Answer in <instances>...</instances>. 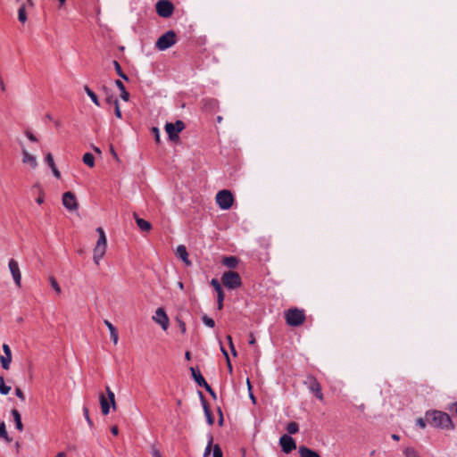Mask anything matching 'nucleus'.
Listing matches in <instances>:
<instances>
[{
	"instance_id": "4d7b16f0",
	"label": "nucleus",
	"mask_w": 457,
	"mask_h": 457,
	"mask_svg": "<svg viewBox=\"0 0 457 457\" xmlns=\"http://www.w3.org/2000/svg\"><path fill=\"white\" fill-rule=\"evenodd\" d=\"M392 439L395 440V441H399L400 440V436L396 435V434H393L391 436Z\"/></svg>"
},
{
	"instance_id": "5fc2aeb1",
	"label": "nucleus",
	"mask_w": 457,
	"mask_h": 457,
	"mask_svg": "<svg viewBox=\"0 0 457 457\" xmlns=\"http://www.w3.org/2000/svg\"><path fill=\"white\" fill-rule=\"evenodd\" d=\"M111 432H112V434L113 436H118V434H119V428H118V427H117V426H112V427L111 428Z\"/></svg>"
},
{
	"instance_id": "6e6552de",
	"label": "nucleus",
	"mask_w": 457,
	"mask_h": 457,
	"mask_svg": "<svg viewBox=\"0 0 457 457\" xmlns=\"http://www.w3.org/2000/svg\"><path fill=\"white\" fill-rule=\"evenodd\" d=\"M279 445L281 446L282 452L285 453L286 454L290 453L293 450L296 448V443L295 439L287 434H285L280 436Z\"/></svg>"
},
{
	"instance_id": "864d4df0",
	"label": "nucleus",
	"mask_w": 457,
	"mask_h": 457,
	"mask_svg": "<svg viewBox=\"0 0 457 457\" xmlns=\"http://www.w3.org/2000/svg\"><path fill=\"white\" fill-rule=\"evenodd\" d=\"M108 400H115V395L107 387Z\"/></svg>"
},
{
	"instance_id": "09e8293b",
	"label": "nucleus",
	"mask_w": 457,
	"mask_h": 457,
	"mask_svg": "<svg viewBox=\"0 0 457 457\" xmlns=\"http://www.w3.org/2000/svg\"><path fill=\"white\" fill-rule=\"evenodd\" d=\"M52 171H53V174L55 178L57 179H60L61 178V173L60 171L58 170V169L56 168V166H54L51 168Z\"/></svg>"
},
{
	"instance_id": "2eb2a0df",
	"label": "nucleus",
	"mask_w": 457,
	"mask_h": 457,
	"mask_svg": "<svg viewBox=\"0 0 457 457\" xmlns=\"http://www.w3.org/2000/svg\"><path fill=\"white\" fill-rule=\"evenodd\" d=\"M22 162L29 164L32 169L37 167V158L30 154L26 149L22 150Z\"/></svg>"
},
{
	"instance_id": "f03ea898",
	"label": "nucleus",
	"mask_w": 457,
	"mask_h": 457,
	"mask_svg": "<svg viewBox=\"0 0 457 457\" xmlns=\"http://www.w3.org/2000/svg\"><path fill=\"white\" fill-rule=\"evenodd\" d=\"M96 231L99 234V237L93 250V260L96 265H99L100 261L103 259L106 252L107 239L104 230L102 228H97Z\"/></svg>"
},
{
	"instance_id": "473e14b6",
	"label": "nucleus",
	"mask_w": 457,
	"mask_h": 457,
	"mask_svg": "<svg viewBox=\"0 0 457 457\" xmlns=\"http://www.w3.org/2000/svg\"><path fill=\"white\" fill-rule=\"evenodd\" d=\"M212 442H213V437L212 435H209V441H208V444L205 447V450H204V457H207L208 455H210L212 450Z\"/></svg>"
},
{
	"instance_id": "3c124183",
	"label": "nucleus",
	"mask_w": 457,
	"mask_h": 457,
	"mask_svg": "<svg viewBox=\"0 0 457 457\" xmlns=\"http://www.w3.org/2000/svg\"><path fill=\"white\" fill-rule=\"evenodd\" d=\"M220 351L221 353H223L225 359H226V361H228L229 359V356H228V353L227 352V350L223 347V345L220 344Z\"/></svg>"
},
{
	"instance_id": "a19ab883",
	"label": "nucleus",
	"mask_w": 457,
	"mask_h": 457,
	"mask_svg": "<svg viewBox=\"0 0 457 457\" xmlns=\"http://www.w3.org/2000/svg\"><path fill=\"white\" fill-rule=\"evenodd\" d=\"M211 285L213 287V288L215 289L216 293L222 290L220 282L216 278H212V279Z\"/></svg>"
},
{
	"instance_id": "412c9836",
	"label": "nucleus",
	"mask_w": 457,
	"mask_h": 457,
	"mask_svg": "<svg viewBox=\"0 0 457 457\" xmlns=\"http://www.w3.org/2000/svg\"><path fill=\"white\" fill-rule=\"evenodd\" d=\"M104 324L110 331L111 339L112 340L113 344L117 345L119 341V335L116 328L107 320H104Z\"/></svg>"
},
{
	"instance_id": "052dcab7",
	"label": "nucleus",
	"mask_w": 457,
	"mask_h": 457,
	"mask_svg": "<svg viewBox=\"0 0 457 457\" xmlns=\"http://www.w3.org/2000/svg\"><path fill=\"white\" fill-rule=\"evenodd\" d=\"M185 357H186V359H187V360H188V361H189V360L191 359V353H190V352H188V351H187V352H186V353H185Z\"/></svg>"
},
{
	"instance_id": "423d86ee",
	"label": "nucleus",
	"mask_w": 457,
	"mask_h": 457,
	"mask_svg": "<svg viewBox=\"0 0 457 457\" xmlns=\"http://www.w3.org/2000/svg\"><path fill=\"white\" fill-rule=\"evenodd\" d=\"M216 203L221 210H228L234 203L233 195L229 190H220L216 195Z\"/></svg>"
},
{
	"instance_id": "7ed1b4c3",
	"label": "nucleus",
	"mask_w": 457,
	"mask_h": 457,
	"mask_svg": "<svg viewBox=\"0 0 457 457\" xmlns=\"http://www.w3.org/2000/svg\"><path fill=\"white\" fill-rule=\"evenodd\" d=\"M221 283L228 289L234 290L241 287L242 279L237 272L229 270L222 274Z\"/></svg>"
},
{
	"instance_id": "c85d7f7f",
	"label": "nucleus",
	"mask_w": 457,
	"mask_h": 457,
	"mask_svg": "<svg viewBox=\"0 0 457 457\" xmlns=\"http://www.w3.org/2000/svg\"><path fill=\"white\" fill-rule=\"evenodd\" d=\"M0 437L10 443L12 439L9 437L4 422L0 423Z\"/></svg>"
},
{
	"instance_id": "0e129e2a",
	"label": "nucleus",
	"mask_w": 457,
	"mask_h": 457,
	"mask_svg": "<svg viewBox=\"0 0 457 457\" xmlns=\"http://www.w3.org/2000/svg\"><path fill=\"white\" fill-rule=\"evenodd\" d=\"M358 409L361 411H363L364 409H365V405L363 403H361V405L358 406Z\"/></svg>"
},
{
	"instance_id": "a211bd4d",
	"label": "nucleus",
	"mask_w": 457,
	"mask_h": 457,
	"mask_svg": "<svg viewBox=\"0 0 457 457\" xmlns=\"http://www.w3.org/2000/svg\"><path fill=\"white\" fill-rule=\"evenodd\" d=\"M299 454L300 457H320L318 452L305 446L301 445L299 446Z\"/></svg>"
},
{
	"instance_id": "393cba45",
	"label": "nucleus",
	"mask_w": 457,
	"mask_h": 457,
	"mask_svg": "<svg viewBox=\"0 0 457 457\" xmlns=\"http://www.w3.org/2000/svg\"><path fill=\"white\" fill-rule=\"evenodd\" d=\"M115 85L117 86V87L120 89V98L124 101H129V92L126 90L125 88V86L124 84L122 83V81L117 79L115 81Z\"/></svg>"
},
{
	"instance_id": "a18cd8bd",
	"label": "nucleus",
	"mask_w": 457,
	"mask_h": 457,
	"mask_svg": "<svg viewBox=\"0 0 457 457\" xmlns=\"http://www.w3.org/2000/svg\"><path fill=\"white\" fill-rule=\"evenodd\" d=\"M151 454L153 457H162L161 452L154 445L151 448Z\"/></svg>"
},
{
	"instance_id": "9d476101",
	"label": "nucleus",
	"mask_w": 457,
	"mask_h": 457,
	"mask_svg": "<svg viewBox=\"0 0 457 457\" xmlns=\"http://www.w3.org/2000/svg\"><path fill=\"white\" fill-rule=\"evenodd\" d=\"M154 322L159 324L163 330H167L170 325V320L163 308L160 307L155 311L153 316Z\"/></svg>"
},
{
	"instance_id": "de8ad7c7",
	"label": "nucleus",
	"mask_w": 457,
	"mask_h": 457,
	"mask_svg": "<svg viewBox=\"0 0 457 457\" xmlns=\"http://www.w3.org/2000/svg\"><path fill=\"white\" fill-rule=\"evenodd\" d=\"M152 132L153 134L154 135V137H155V141L157 143L160 142V134H159V129L157 128H153L152 129Z\"/></svg>"
},
{
	"instance_id": "79ce46f5",
	"label": "nucleus",
	"mask_w": 457,
	"mask_h": 457,
	"mask_svg": "<svg viewBox=\"0 0 457 457\" xmlns=\"http://www.w3.org/2000/svg\"><path fill=\"white\" fill-rule=\"evenodd\" d=\"M227 340L228 342V345H229V348L231 350V353L234 356H237V351L235 349V346H234V344H233V341H232V337L231 336L228 335L227 336Z\"/></svg>"
},
{
	"instance_id": "dca6fc26",
	"label": "nucleus",
	"mask_w": 457,
	"mask_h": 457,
	"mask_svg": "<svg viewBox=\"0 0 457 457\" xmlns=\"http://www.w3.org/2000/svg\"><path fill=\"white\" fill-rule=\"evenodd\" d=\"M176 254L185 262L186 265H191V262L188 260V253L185 245H179L176 250Z\"/></svg>"
},
{
	"instance_id": "cd10ccee",
	"label": "nucleus",
	"mask_w": 457,
	"mask_h": 457,
	"mask_svg": "<svg viewBox=\"0 0 457 457\" xmlns=\"http://www.w3.org/2000/svg\"><path fill=\"white\" fill-rule=\"evenodd\" d=\"M83 162L89 166V167H94L95 165V157L92 154L90 153H86L84 155H83Z\"/></svg>"
},
{
	"instance_id": "c03bdc74",
	"label": "nucleus",
	"mask_w": 457,
	"mask_h": 457,
	"mask_svg": "<svg viewBox=\"0 0 457 457\" xmlns=\"http://www.w3.org/2000/svg\"><path fill=\"white\" fill-rule=\"evenodd\" d=\"M83 412H84V416H85V418H86V420H87V421L88 425H89L90 427H92V426H93V422H92V420H91V419H90V417H89L88 408H87V406H84V407H83Z\"/></svg>"
},
{
	"instance_id": "bf43d9fd",
	"label": "nucleus",
	"mask_w": 457,
	"mask_h": 457,
	"mask_svg": "<svg viewBox=\"0 0 457 457\" xmlns=\"http://www.w3.org/2000/svg\"><path fill=\"white\" fill-rule=\"evenodd\" d=\"M36 201L37 204H41L44 202V197L38 196Z\"/></svg>"
},
{
	"instance_id": "b1692460",
	"label": "nucleus",
	"mask_w": 457,
	"mask_h": 457,
	"mask_svg": "<svg viewBox=\"0 0 457 457\" xmlns=\"http://www.w3.org/2000/svg\"><path fill=\"white\" fill-rule=\"evenodd\" d=\"M102 413L104 415H107L110 411V408L112 407L114 411L117 409V402H100Z\"/></svg>"
},
{
	"instance_id": "4468645a",
	"label": "nucleus",
	"mask_w": 457,
	"mask_h": 457,
	"mask_svg": "<svg viewBox=\"0 0 457 457\" xmlns=\"http://www.w3.org/2000/svg\"><path fill=\"white\" fill-rule=\"evenodd\" d=\"M305 383L308 385V388L313 393L314 396L322 400L323 395L320 383L313 378H309Z\"/></svg>"
},
{
	"instance_id": "e2e57ef3",
	"label": "nucleus",
	"mask_w": 457,
	"mask_h": 457,
	"mask_svg": "<svg viewBox=\"0 0 457 457\" xmlns=\"http://www.w3.org/2000/svg\"><path fill=\"white\" fill-rule=\"evenodd\" d=\"M55 457H66V453L64 452H60Z\"/></svg>"
},
{
	"instance_id": "49530a36",
	"label": "nucleus",
	"mask_w": 457,
	"mask_h": 457,
	"mask_svg": "<svg viewBox=\"0 0 457 457\" xmlns=\"http://www.w3.org/2000/svg\"><path fill=\"white\" fill-rule=\"evenodd\" d=\"M217 412L219 414V425L222 426L224 419H223V413H222L220 406L217 407Z\"/></svg>"
},
{
	"instance_id": "4be33fe9",
	"label": "nucleus",
	"mask_w": 457,
	"mask_h": 457,
	"mask_svg": "<svg viewBox=\"0 0 457 457\" xmlns=\"http://www.w3.org/2000/svg\"><path fill=\"white\" fill-rule=\"evenodd\" d=\"M12 415L13 417L16 428L21 432L23 430V424L21 422V416L20 412L16 409H12Z\"/></svg>"
},
{
	"instance_id": "39448f33",
	"label": "nucleus",
	"mask_w": 457,
	"mask_h": 457,
	"mask_svg": "<svg viewBox=\"0 0 457 457\" xmlns=\"http://www.w3.org/2000/svg\"><path fill=\"white\" fill-rule=\"evenodd\" d=\"M176 44V33L169 30L162 35L156 41L155 46L160 51L166 50Z\"/></svg>"
},
{
	"instance_id": "13d9d810",
	"label": "nucleus",
	"mask_w": 457,
	"mask_h": 457,
	"mask_svg": "<svg viewBox=\"0 0 457 457\" xmlns=\"http://www.w3.org/2000/svg\"><path fill=\"white\" fill-rule=\"evenodd\" d=\"M111 153L115 159H118V155L112 146H111Z\"/></svg>"
},
{
	"instance_id": "2f4dec72",
	"label": "nucleus",
	"mask_w": 457,
	"mask_h": 457,
	"mask_svg": "<svg viewBox=\"0 0 457 457\" xmlns=\"http://www.w3.org/2000/svg\"><path fill=\"white\" fill-rule=\"evenodd\" d=\"M403 453L405 457H420L418 452L413 447H406Z\"/></svg>"
},
{
	"instance_id": "69168bd1",
	"label": "nucleus",
	"mask_w": 457,
	"mask_h": 457,
	"mask_svg": "<svg viewBox=\"0 0 457 457\" xmlns=\"http://www.w3.org/2000/svg\"><path fill=\"white\" fill-rule=\"evenodd\" d=\"M178 286H179V287L180 289H183V288H184V284H183L181 281H179V282L178 283Z\"/></svg>"
},
{
	"instance_id": "f704fd0d",
	"label": "nucleus",
	"mask_w": 457,
	"mask_h": 457,
	"mask_svg": "<svg viewBox=\"0 0 457 457\" xmlns=\"http://www.w3.org/2000/svg\"><path fill=\"white\" fill-rule=\"evenodd\" d=\"M49 280H50V284L52 286V287L54 288V290L57 293V294H61L62 292V289L58 284V282L56 281V279L54 278V277H50L49 278Z\"/></svg>"
},
{
	"instance_id": "680f3d73",
	"label": "nucleus",
	"mask_w": 457,
	"mask_h": 457,
	"mask_svg": "<svg viewBox=\"0 0 457 457\" xmlns=\"http://www.w3.org/2000/svg\"><path fill=\"white\" fill-rule=\"evenodd\" d=\"M227 364H228V369L229 372H232V365H231L230 360H228V361H227Z\"/></svg>"
},
{
	"instance_id": "20e7f679",
	"label": "nucleus",
	"mask_w": 457,
	"mask_h": 457,
	"mask_svg": "<svg viewBox=\"0 0 457 457\" xmlns=\"http://www.w3.org/2000/svg\"><path fill=\"white\" fill-rule=\"evenodd\" d=\"M285 319L287 325L298 327L305 321V314L303 310L291 308L286 312Z\"/></svg>"
},
{
	"instance_id": "603ef678",
	"label": "nucleus",
	"mask_w": 457,
	"mask_h": 457,
	"mask_svg": "<svg viewBox=\"0 0 457 457\" xmlns=\"http://www.w3.org/2000/svg\"><path fill=\"white\" fill-rule=\"evenodd\" d=\"M26 136L32 142H36L37 140V137L29 131L26 132Z\"/></svg>"
},
{
	"instance_id": "338daca9",
	"label": "nucleus",
	"mask_w": 457,
	"mask_h": 457,
	"mask_svg": "<svg viewBox=\"0 0 457 457\" xmlns=\"http://www.w3.org/2000/svg\"><path fill=\"white\" fill-rule=\"evenodd\" d=\"M99 400L104 401V400H106V399H105L104 395L103 394H101V395H99Z\"/></svg>"
},
{
	"instance_id": "774afa93",
	"label": "nucleus",
	"mask_w": 457,
	"mask_h": 457,
	"mask_svg": "<svg viewBox=\"0 0 457 457\" xmlns=\"http://www.w3.org/2000/svg\"><path fill=\"white\" fill-rule=\"evenodd\" d=\"M58 1L60 2L61 5H62V4H64L66 0H58Z\"/></svg>"
},
{
	"instance_id": "7c9ffc66",
	"label": "nucleus",
	"mask_w": 457,
	"mask_h": 457,
	"mask_svg": "<svg viewBox=\"0 0 457 457\" xmlns=\"http://www.w3.org/2000/svg\"><path fill=\"white\" fill-rule=\"evenodd\" d=\"M11 391V386H6L4 381V378H0V393L4 395H6Z\"/></svg>"
},
{
	"instance_id": "ea45409f",
	"label": "nucleus",
	"mask_w": 457,
	"mask_h": 457,
	"mask_svg": "<svg viewBox=\"0 0 457 457\" xmlns=\"http://www.w3.org/2000/svg\"><path fill=\"white\" fill-rule=\"evenodd\" d=\"M45 161H46V164H47L50 168H52V167L55 166V163H54V161L53 155H52L50 153H48V154L46 155V157H45Z\"/></svg>"
},
{
	"instance_id": "e433bc0d",
	"label": "nucleus",
	"mask_w": 457,
	"mask_h": 457,
	"mask_svg": "<svg viewBox=\"0 0 457 457\" xmlns=\"http://www.w3.org/2000/svg\"><path fill=\"white\" fill-rule=\"evenodd\" d=\"M212 457H223V453L219 445H214L212 447Z\"/></svg>"
},
{
	"instance_id": "bb28decb",
	"label": "nucleus",
	"mask_w": 457,
	"mask_h": 457,
	"mask_svg": "<svg viewBox=\"0 0 457 457\" xmlns=\"http://www.w3.org/2000/svg\"><path fill=\"white\" fill-rule=\"evenodd\" d=\"M84 90H85L86 94L90 97V99L92 100V102H93L96 105L100 106V103H99L98 97H97V96L96 95V93H95L93 90H91V89L89 88V87H87V86H85V87H84Z\"/></svg>"
},
{
	"instance_id": "58836bf2",
	"label": "nucleus",
	"mask_w": 457,
	"mask_h": 457,
	"mask_svg": "<svg viewBox=\"0 0 457 457\" xmlns=\"http://www.w3.org/2000/svg\"><path fill=\"white\" fill-rule=\"evenodd\" d=\"M113 104L115 105V116L119 119L122 118L121 111L120 109L119 101L117 98L113 99Z\"/></svg>"
},
{
	"instance_id": "ddd939ff",
	"label": "nucleus",
	"mask_w": 457,
	"mask_h": 457,
	"mask_svg": "<svg viewBox=\"0 0 457 457\" xmlns=\"http://www.w3.org/2000/svg\"><path fill=\"white\" fill-rule=\"evenodd\" d=\"M62 204L69 211H75L78 209V202L76 196L71 192H65L62 195Z\"/></svg>"
},
{
	"instance_id": "8fccbe9b",
	"label": "nucleus",
	"mask_w": 457,
	"mask_h": 457,
	"mask_svg": "<svg viewBox=\"0 0 457 457\" xmlns=\"http://www.w3.org/2000/svg\"><path fill=\"white\" fill-rule=\"evenodd\" d=\"M15 395H16V396H17V397H19V398H21V399H24V397H25V396H24L23 392H22V391H21V388H19V387H17V388L15 389Z\"/></svg>"
},
{
	"instance_id": "6ab92c4d",
	"label": "nucleus",
	"mask_w": 457,
	"mask_h": 457,
	"mask_svg": "<svg viewBox=\"0 0 457 457\" xmlns=\"http://www.w3.org/2000/svg\"><path fill=\"white\" fill-rule=\"evenodd\" d=\"M202 404H203V408L204 411V415L206 417L207 423L211 426L213 425L214 424V417L212 412L210 402H202Z\"/></svg>"
},
{
	"instance_id": "aec40b11",
	"label": "nucleus",
	"mask_w": 457,
	"mask_h": 457,
	"mask_svg": "<svg viewBox=\"0 0 457 457\" xmlns=\"http://www.w3.org/2000/svg\"><path fill=\"white\" fill-rule=\"evenodd\" d=\"M190 370L192 372V376H193L194 379L200 386H204L207 388L209 387L208 384L206 383L205 379L204 378V377L202 376V374L200 373V371L198 370L191 367Z\"/></svg>"
},
{
	"instance_id": "9b49d317",
	"label": "nucleus",
	"mask_w": 457,
	"mask_h": 457,
	"mask_svg": "<svg viewBox=\"0 0 457 457\" xmlns=\"http://www.w3.org/2000/svg\"><path fill=\"white\" fill-rule=\"evenodd\" d=\"M8 265L14 283L20 287L21 286V274L18 262L14 259H11Z\"/></svg>"
},
{
	"instance_id": "37998d69",
	"label": "nucleus",
	"mask_w": 457,
	"mask_h": 457,
	"mask_svg": "<svg viewBox=\"0 0 457 457\" xmlns=\"http://www.w3.org/2000/svg\"><path fill=\"white\" fill-rule=\"evenodd\" d=\"M427 424H428V422L426 420V417L425 418H418L416 420V425L421 428H425Z\"/></svg>"
},
{
	"instance_id": "f8f14e48",
	"label": "nucleus",
	"mask_w": 457,
	"mask_h": 457,
	"mask_svg": "<svg viewBox=\"0 0 457 457\" xmlns=\"http://www.w3.org/2000/svg\"><path fill=\"white\" fill-rule=\"evenodd\" d=\"M2 350L4 353H0V362L3 369L7 370L10 369V364L12 361V351L7 344L3 345Z\"/></svg>"
},
{
	"instance_id": "f3484780",
	"label": "nucleus",
	"mask_w": 457,
	"mask_h": 457,
	"mask_svg": "<svg viewBox=\"0 0 457 457\" xmlns=\"http://www.w3.org/2000/svg\"><path fill=\"white\" fill-rule=\"evenodd\" d=\"M134 217H135L136 223L141 231L148 232L152 228V225L149 221L139 218L137 215V213H134Z\"/></svg>"
},
{
	"instance_id": "f257e3e1",
	"label": "nucleus",
	"mask_w": 457,
	"mask_h": 457,
	"mask_svg": "<svg viewBox=\"0 0 457 457\" xmlns=\"http://www.w3.org/2000/svg\"><path fill=\"white\" fill-rule=\"evenodd\" d=\"M426 420L428 425L442 430H453L454 425L450 416L442 411L431 410L426 411Z\"/></svg>"
},
{
	"instance_id": "6e6d98bb",
	"label": "nucleus",
	"mask_w": 457,
	"mask_h": 457,
	"mask_svg": "<svg viewBox=\"0 0 457 457\" xmlns=\"http://www.w3.org/2000/svg\"><path fill=\"white\" fill-rule=\"evenodd\" d=\"M179 328L183 334L186 333V324L184 321L179 320Z\"/></svg>"
},
{
	"instance_id": "1a4fd4ad",
	"label": "nucleus",
	"mask_w": 457,
	"mask_h": 457,
	"mask_svg": "<svg viewBox=\"0 0 457 457\" xmlns=\"http://www.w3.org/2000/svg\"><path fill=\"white\" fill-rule=\"evenodd\" d=\"M185 128L184 123L181 120H177L175 123H166L165 130L170 139H174L179 137V133L181 132Z\"/></svg>"
},
{
	"instance_id": "72a5a7b5",
	"label": "nucleus",
	"mask_w": 457,
	"mask_h": 457,
	"mask_svg": "<svg viewBox=\"0 0 457 457\" xmlns=\"http://www.w3.org/2000/svg\"><path fill=\"white\" fill-rule=\"evenodd\" d=\"M223 301H224L223 290L217 292V305H218L219 310H221L223 308Z\"/></svg>"
},
{
	"instance_id": "5701e85b",
	"label": "nucleus",
	"mask_w": 457,
	"mask_h": 457,
	"mask_svg": "<svg viewBox=\"0 0 457 457\" xmlns=\"http://www.w3.org/2000/svg\"><path fill=\"white\" fill-rule=\"evenodd\" d=\"M222 263L229 269H235L238 264V259L235 256L224 257Z\"/></svg>"
},
{
	"instance_id": "4c0bfd02",
	"label": "nucleus",
	"mask_w": 457,
	"mask_h": 457,
	"mask_svg": "<svg viewBox=\"0 0 457 457\" xmlns=\"http://www.w3.org/2000/svg\"><path fill=\"white\" fill-rule=\"evenodd\" d=\"M202 320L204 324L209 328H213L215 326V321L213 319L208 317L207 315L203 316Z\"/></svg>"
},
{
	"instance_id": "a878e982",
	"label": "nucleus",
	"mask_w": 457,
	"mask_h": 457,
	"mask_svg": "<svg viewBox=\"0 0 457 457\" xmlns=\"http://www.w3.org/2000/svg\"><path fill=\"white\" fill-rule=\"evenodd\" d=\"M286 430L288 433L287 435H295L299 431V425L295 421H291L287 425Z\"/></svg>"
},
{
	"instance_id": "c9c22d12",
	"label": "nucleus",
	"mask_w": 457,
	"mask_h": 457,
	"mask_svg": "<svg viewBox=\"0 0 457 457\" xmlns=\"http://www.w3.org/2000/svg\"><path fill=\"white\" fill-rule=\"evenodd\" d=\"M113 64H114V67H115V70L117 71V74L121 77L122 79L128 80L129 78L127 77V75H125L123 72H122V70H121V67L120 65V63L117 62V61H114L113 62Z\"/></svg>"
},
{
	"instance_id": "c756f323",
	"label": "nucleus",
	"mask_w": 457,
	"mask_h": 457,
	"mask_svg": "<svg viewBox=\"0 0 457 457\" xmlns=\"http://www.w3.org/2000/svg\"><path fill=\"white\" fill-rule=\"evenodd\" d=\"M18 20L22 23L27 21V14L24 4H22L18 10Z\"/></svg>"
},
{
	"instance_id": "0eeeda50",
	"label": "nucleus",
	"mask_w": 457,
	"mask_h": 457,
	"mask_svg": "<svg viewBox=\"0 0 457 457\" xmlns=\"http://www.w3.org/2000/svg\"><path fill=\"white\" fill-rule=\"evenodd\" d=\"M156 12L160 17L169 18L172 15L174 5L168 0H160L156 4Z\"/></svg>"
}]
</instances>
